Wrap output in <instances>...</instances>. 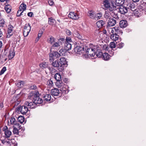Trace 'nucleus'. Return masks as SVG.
I'll return each instance as SVG.
<instances>
[{
  "label": "nucleus",
  "mask_w": 146,
  "mask_h": 146,
  "mask_svg": "<svg viewBox=\"0 0 146 146\" xmlns=\"http://www.w3.org/2000/svg\"><path fill=\"white\" fill-rule=\"evenodd\" d=\"M6 67L5 66L3 67L1 69V71L0 72V75L1 76L4 73V72L6 71Z\"/></svg>",
  "instance_id": "obj_51"
},
{
  "label": "nucleus",
  "mask_w": 146,
  "mask_h": 146,
  "mask_svg": "<svg viewBox=\"0 0 146 146\" xmlns=\"http://www.w3.org/2000/svg\"><path fill=\"white\" fill-rule=\"evenodd\" d=\"M65 42H68V43H72V41L70 37H67L66 38V41Z\"/></svg>",
  "instance_id": "obj_54"
},
{
  "label": "nucleus",
  "mask_w": 146,
  "mask_h": 146,
  "mask_svg": "<svg viewBox=\"0 0 146 146\" xmlns=\"http://www.w3.org/2000/svg\"><path fill=\"white\" fill-rule=\"evenodd\" d=\"M102 16V14L101 13H99L95 15L94 19L98 20L100 19Z\"/></svg>",
  "instance_id": "obj_40"
},
{
  "label": "nucleus",
  "mask_w": 146,
  "mask_h": 146,
  "mask_svg": "<svg viewBox=\"0 0 146 146\" xmlns=\"http://www.w3.org/2000/svg\"><path fill=\"white\" fill-rule=\"evenodd\" d=\"M41 35H40V34H38V38H37V40H38V39L40 38L41 37Z\"/></svg>",
  "instance_id": "obj_64"
},
{
  "label": "nucleus",
  "mask_w": 146,
  "mask_h": 146,
  "mask_svg": "<svg viewBox=\"0 0 146 146\" xmlns=\"http://www.w3.org/2000/svg\"><path fill=\"white\" fill-rule=\"evenodd\" d=\"M60 56V54L57 52H54L49 54V60L50 62L54 61L56 58H59Z\"/></svg>",
  "instance_id": "obj_4"
},
{
  "label": "nucleus",
  "mask_w": 146,
  "mask_h": 146,
  "mask_svg": "<svg viewBox=\"0 0 146 146\" xmlns=\"http://www.w3.org/2000/svg\"><path fill=\"white\" fill-rule=\"evenodd\" d=\"M25 84V82L23 81H20L16 84L17 86L19 88L22 87Z\"/></svg>",
  "instance_id": "obj_34"
},
{
  "label": "nucleus",
  "mask_w": 146,
  "mask_h": 146,
  "mask_svg": "<svg viewBox=\"0 0 146 146\" xmlns=\"http://www.w3.org/2000/svg\"><path fill=\"white\" fill-rule=\"evenodd\" d=\"M76 33L75 34V37H77L79 39H81L82 38L81 36L77 32H76Z\"/></svg>",
  "instance_id": "obj_55"
},
{
  "label": "nucleus",
  "mask_w": 146,
  "mask_h": 146,
  "mask_svg": "<svg viewBox=\"0 0 146 146\" xmlns=\"http://www.w3.org/2000/svg\"><path fill=\"white\" fill-rule=\"evenodd\" d=\"M3 107V103H1L0 104V110H1Z\"/></svg>",
  "instance_id": "obj_62"
},
{
  "label": "nucleus",
  "mask_w": 146,
  "mask_h": 146,
  "mask_svg": "<svg viewBox=\"0 0 146 146\" xmlns=\"http://www.w3.org/2000/svg\"><path fill=\"white\" fill-rule=\"evenodd\" d=\"M104 24L105 22L103 20L98 21L96 23L97 26L99 28L102 27Z\"/></svg>",
  "instance_id": "obj_24"
},
{
  "label": "nucleus",
  "mask_w": 146,
  "mask_h": 146,
  "mask_svg": "<svg viewBox=\"0 0 146 146\" xmlns=\"http://www.w3.org/2000/svg\"><path fill=\"white\" fill-rule=\"evenodd\" d=\"M110 46L111 48H115L116 46L115 43L114 42H112L110 43Z\"/></svg>",
  "instance_id": "obj_53"
},
{
  "label": "nucleus",
  "mask_w": 146,
  "mask_h": 146,
  "mask_svg": "<svg viewBox=\"0 0 146 146\" xmlns=\"http://www.w3.org/2000/svg\"><path fill=\"white\" fill-rule=\"evenodd\" d=\"M54 78L56 81L61 80V76L59 73H56L54 76Z\"/></svg>",
  "instance_id": "obj_35"
},
{
  "label": "nucleus",
  "mask_w": 146,
  "mask_h": 146,
  "mask_svg": "<svg viewBox=\"0 0 146 146\" xmlns=\"http://www.w3.org/2000/svg\"><path fill=\"white\" fill-rule=\"evenodd\" d=\"M113 17L115 19L118 18V17L117 15V14H116V15H113Z\"/></svg>",
  "instance_id": "obj_63"
},
{
  "label": "nucleus",
  "mask_w": 146,
  "mask_h": 146,
  "mask_svg": "<svg viewBox=\"0 0 146 146\" xmlns=\"http://www.w3.org/2000/svg\"><path fill=\"white\" fill-rule=\"evenodd\" d=\"M84 48L83 47L77 46L74 49L72 52L74 54L77 56L81 55L83 53Z\"/></svg>",
  "instance_id": "obj_2"
},
{
  "label": "nucleus",
  "mask_w": 146,
  "mask_h": 146,
  "mask_svg": "<svg viewBox=\"0 0 146 146\" xmlns=\"http://www.w3.org/2000/svg\"><path fill=\"white\" fill-rule=\"evenodd\" d=\"M36 86L34 84H32L29 86L30 89L35 90L36 89Z\"/></svg>",
  "instance_id": "obj_50"
},
{
  "label": "nucleus",
  "mask_w": 146,
  "mask_h": 146,
  "mask_svg": "<svg viewBox=\"0 0 146 146\" xmlns=\"http://www.w3.org/2000/svg\"><path fill=\"white\" fill-rule=\"evenodd\" d=\"M35 94H33V93H30L29 94L28 98L31 100L33 99V101L34 100V98L35 97Z\"/></svg>",
  "instance_id": "obj_44"
},
{
  "label": "nucleus",
  "mask_w": 146,
  "mask_h": 146,
  "mask_svg": "<svg viewBox=\"0 0 146 146\" xmlns=\"http://www.w3.org/2000/svg\"><path fill=\"white\" fill-rule=\"evenodd\" d=\"M65 49H64L63 48H61L59 52L58 53L59 54H60V56H61L65 52Z\"/></svg>",
  "instance_id": "obj_52"
},
{
  "label": "nucleus",
  "mask_w": 146,
  "mask_h": 146,
  "mask_svg": "<svg viewBox=\"0 0 146 146\" xmlns=\"http://www.w3.org/2000/svg\"><path fill=\"white\" fill-rule=\"evenodd\" d=\"M43 99L44 101L48 102L51 99V96L49 94H46L43 96Z\"/></svg>",
  "instance_id": "obj_21"
},
{
  "label": "nucleus",
  "mask_w": 146,
  "mask_h": 146,
  "mask_svg": "<svg viewBox=\"0 0 146 146\" xmlns=\"http://www.w3.org/2000/svg\"><path fill=\"white\" fill-rule=\"evenodd\" d=\"M40 67L43 69H44L47 68L48 66V64L46 62H42L39 64Z\"/></svg>",
  "instance_id": "obj_33"
},
{
  "label": "nucleus",
  "mask_w": 146,
  "mask_h": 146,
  "mask_svg": "<svg viewBox=\"0 0 146 146\" xmlns=\"http://www.w3.org/2000/svg\"><path fill=\"white\" fill-rule=\"evenodd\" d=\"M55 84L57 87L60 88V90L61 91H64L66 90V89L65 88L66 86L64 84L61 80L56 81Z\"/></svg>",
  "instance_id": "obj_7"
},
{
  "label": "nucleus",
  "mask_w": 146,
  "mask_h": 146,
  "mask_svg": "<svg viewBox=\"0 0 146 146\" xmlns=\"http://www.w3.org/2000/svg\"><path fill=\"white\" fill-rule=\"evenodd\" d=\"M111 39L115 41L119 38V35L115 33L111 34L110 36Z\"/></svg>",
  "instance_id": "obj_25"
},
{
  "label": "nucleus",
  "mask_w": 146,
  "mask_h": 146,
  "mask_svg": "<svg viewBox=\"0 0 146 146\" xmlns=\"http://www.w3.org/2000/svg\"><path fill=\"white\" fill-rule=\"evenodd\" d=\"M18 121L21 123H22L24 122L25 118L23 116H19L17 118Z\"/></svg>",
  "instance_id": "obj_41"
},
{
  "label": "nucleus",
  "mask_w": 146,
  "mask_h": 146,
  "mask_svg": "<svg viewBox=\"0 0 146 146\" xmlns=\"http://www.w3.org/2000/svg\"><path fill=\"white\" fill-rule=\"evenodd\" d=\"M124 45V43L123 42H121L118 44V47L119 48H121L123 47Z\"/></svg>",
  "instance_id": "obj_58"
},
{
  "label": "nucleus",
  "mask_w": 146,
  "mask_h": 146,
  "mask_svg": "<svg viewBox=\"0 0 146 146\" xmlns=\"http://www.w3.org/2000/svg\"><path fill=\"white\" fill-rule=\"evenodd\" d=\"M51 64L52 66L58 69V70L60 72L62 71L60 70L59 68H60V62L58 60H57L55 61H52L51 62Z\"/></svg>",
  "instance_id": "obj_10"
},
{
  "label": "nucleus",
  "mask_w": 146,
  "mask_h": 146,
  "mask_svg": "<svg viewBox=\"0 0 146 146\" xmlns=\"http://www.w3.org/2000/svg\"><path fill=\"white\" fill-rule=\"evenodd\" d=\"M23 35L24 37H27L28 35L29 32L23 30Z\"/></svg>",
  "instance_id": "obj_56"
},
{
  "label": "nucleus",
  "mask_w": 146,
  "mask_h": 146,
  "mask_svg": "<svg viewBox=\"0 0 146 146\" xmlns=\"http://www.w3.org/2000/svg\"><path fill=\"white\" fill-rule=\"evenodd\" d=\"M66 33L68 35H70L72 34V32L69 30L68 29L66 30Z\"/></svg>",
  "instance_id": "obj_57"
},
{
  "label": "nucleus",
  "mask_w": 146,
  "mask_h": 146,
  "mask_svg": "<svg viewBox=\"0 0 146 146\" xmlns=\"http://www.w3.org/2000/svg\"><path fill=\"white\" fill-rule=\"evenodd\" d=\"M127 7L128 9L131 10L134 9V6L133 4L129 3H128V4L127 5Z\"/></svg>",
  "instance_id": "obj_48"
},
{
  "label": "nucleus",
  "mask_w": 146,
  "mask_h": 146,
  "mask_svg": "<svg viewBox=\"0 0 146 146\" xmlns=\"http://www.w3.org/2000/svg\"><path fill=\"white\" fill-rule=\"evenodd\" d=\"M27 15L28 16L32 17L33 15V13L31 12H29L28 13Z\"/></svg>",
  "instance_id": "obj_60"
},
{
  "label": "nucleus",
  "mask_w": 146,
  "mask_h": 146,
  "mask_svg": "<svg viewBox=\"0 0 146 146\" xmlns=\"http://www.w3.org/2000/svg\"><path fill=\"white\" fill-rule=\"evenodd\" d=\"M15 55V53L12 51H10L9 52V57L10 59H12Z\"/></svg>",
  "instance_id": "obj_46"
},
{
  "label": "nucleus",
  "mask_w": 146,
  "mask_h": 146,
  "mask_svg": "<svg viewBox=\"0 0 146 146\" xmlns=\"http://www.w3.org/2000/svg\"><path fill=\"white\" fill-rule=\"evenodd\" d=\"M119 26L121 28H123L126 27L128 25L127 21L125 20H122L119 23Z\"/></svg>",
  "instance_id": "obj_19"
},
{
  "label": "nucleus",
  "mask_w": 146,
  "mask_h": 146,
  "mask_svg": "<svg viewBox=\"0 0 146 146\" xmlns=\"http://www.w3.org/2000/svg\"><path fill=\"white\" fill-rule=\"evenodd\" d=\"M60 67L59 68L60 70L61 71H63L64 70V67L65 65H67V62L66 60V59L65 57L61 58L59 60Z\"/></svg>",
  "instance_id": "obj_5"
},
{
  "label": "nucleus",
  "mask_w": 146,
  "mask_h": 146,
  "mask_svg": "<svg viewBox=\"0 0 146 146\" xmlns=\"http://www.w3.org/2000/svg\"><path fill=\"white\" fill-rule=\"evenodd\" d=\"M110 55L107 53H104L103 54L102 58L105 60H108L109 59Z\"/></svg>",
  "instance_id": "obj_36"
},
{
  "label": "nucleus",
  "mask_w": 146,
  "mask_h": 146,
  "mask_svg": "<svg viewBox=\"0 0 146 146\" xmlns=\"http://www.w3.org/2000/svg\"><path fill=\"white\" fill-rule=\"evenodd\" d=\"M3 130L4 131L5 137L9 138L11 135V132L8 129L7 126L3 128Z\"/></svg>",
  "instance_id": "obj_12"
},
{
  "label": "nucleus",
  "mask_w": 146,
  "mask_h": 146,
  "mask_svg": "<svg viewBox=\"0 0 146 146\" xmlns=\"http://www.w3.org/2000/svg\"><path fill=\"white\" fill-rule=\"evenodd\" d=\"M96 56L98 58L103 57V53L101 50L99 49V47H98L97 49H96Z\"/></svg>",
  "instance_id": "obj_17"
},
{
  "label": "nucleus",
  "mask_w": 146,
  "mask_h": 146,
  "mask_svg": "<svg viewBox=\"0 0 146 146\" xmlns=\"http://www.w3.org/2000/svg\"><path fill=\"white\" fill-rule=\"evenodd\" d=\"M115 30L116 34H121L123 33L122 31H121L120 28L119 27H115L113 28V29Z\"/></svg>",
  "instance_id": "obj_29"
},
{
  "label": "nucleus",
  "mask_w": 146,
  "mask_h": 146,
  "mask_svg": "<svg viewBox=\"0 0 146 146\" xmlns=\"http://www.w3.org/2000/svg\"><path fill=\"white\" fill-rule=\"evenodd\" d=\"M107 9H108L110 12H113V11L114 10H115L116 9V7L115 6L113 3V2L111 3V5L109 6V7L107 8Z\"/></svg>",
  "instance_id": "obj_28"
},
{
  "label": "nucleus",
  "mask_w": 146,
  "mask_h": 146,
  "mask_svg": "<svg viewBox=\"0 0 146 146\" xmlns=\"http://www.w3.org/2000/svg\"><path fill=\"white\" fill-rule=\"evenodd\" d=\"M24 106H23L19 107L18 108V111H19L21 113L23 114H25L29 110V109H32L30 108H29L28 106L25 104V103Z\"/></svg>",
  "instance_id": "obj_6"
},
{
  "label": "nucleus",
  "mask_w": 146,
  "mask_h": 146,
  "mask_svg": "<svg viewBox=\"0 0 146 146\" xmlns=\"http://www.w3.org/2000/svg\"><path fill=\"white\" fill-rule=\"evenodd\" d=\"M16 126H13L14 128L13 131L14 134L18 135L19 133L18 129H21V128H19V127H16Z\"/></svg>",
  "instance_id": "obj_38"
},
{
  "label": "nucleus",
  "mask_w": 146,
  "mask_h": 146,
  "mask_svg": "<svg viewBox=\"0 0 146 146\" xmlns=\"http://www.w3.org/2000/svg\"><path fill=\"white\" fill-rule=\"evenodd\" d=\"M23 11H22L21 10L19 9L17 12V17H19L21 15H23Z\"/></svg>",
  "instance_id": "obj_49"
},
{
  "label": "nucleus",
  "mask_w": 146,
  "mask_h": 146,
  "mask_svg": "<svg viewBox=\"0 0 146 146\" xmlns=\"http://www.w3.org/2000/svg\"><path fill=\"white\" fill-rule=\"evenodd\" d=\"M11 141V144H10V145L12 146H17V143L14 139H12Z\"/></svg>",
  "instance_id": "obj_43"
},
{
  "label": "nucleus",
  "mask_w": 146,
  "mask_h": 146,
  "mask_svg": "<svg viewBox=\"0 0 146 146\" xmlns=\"http://www.w3.org/2000/svg\"><path fill=\"white\" fill-rule=\"evenodd\" d=\"M116 23V20L113 18L109 19L108 23L107 26L109 27L113 26L115 25Z\"/></svg>",
  "instance_id": "obj_16"
},
{
  "label": "nucleus",
  "mask_w": 146,
  "mask_h": 146,
  "mask_svg": "<svg viewBox=\"0 0 146 146\" xmlns=\"http://www.w3.org/2000/svg\"><path fill=\"white\" fill-rule=\"evenodd\" d=\"M118 9L119 12L121 14H125L127 12V8L124 6H120Z\"/></svg>",
  "instance_id": "obj_15"
},
{
  "label": "nucleus",
  "mask_w": 146,
  "mask_h": 146,
  "mask_svg": "<svg viewBox=\"0 0 146 146\" xmlns=\"http://www.w3.org/2000/svg\"><path fill=\"white\" fill-rule=\"evenodd\" d=\"M5 21L3 19H1L0 20V24L3 25L5 23Z\"/></svg>",
  "instance_id": "obj_61"
},
{
  "label": "nucleus",
  "mask_w": 146,
  "mask_h": 146,
  "mask_svg": "<svg viewBox=\"0 0 146 146\" xmlns=\"http://www.w3.org/2000/svg\"><path fill=\"white\" fill-rule=\"evenodd\" d=\"M135 16L137 17H139L141 16L142 14V12L140 10H135L134 12Z\"/></svg>",
  "instance_id": "obj_20"
},
{
  "label": "nucleus",
  "mask_w": 146,
  "mask_h": 146,
  "mask_svg": "<svg viewBox=\"0 0 146 146\" xmlns=\"http://www.w3.org/2000/svg\"><path fill=\"white\" fill-rule=\"evenodd\" d=\"M48 4L50 6H52L54 3V2L52 1L49 0L48 1Z\"/></svg>",
  "instance_id": "obj_59"
},
{
  "label": "nucleus",
  "mask_w": 146,
  "mask_h": 146,
  "mask_svg": "<svg viewBox=\"0 0 146 146\" xmlns=\"http://www.w3.org/2000/svg\"><path fill=\"white\" fill-rule=\"evenodd\" d=\"M65 40L63 38H60L58 39V41L56 42H55L53 44L52 47V48H56L60 46L62 44V42Z\"/></svg>",
  "instance_id": "obj_9"
},
{
  "label": "nucleus",
  "mask_w": 146,
  "mask_h": 146,
  "mask_svg": "<svg viewBox=\"0 0 146 146\" xmlns=\"http://www.w3.org/2000/svg\"><path fill=\"white\" fill-rule=\"evenodd\" d=\"M103 4L104 7L106 8L109 7V6L111 5L109 2V0H104Z\"/></svg>",
  "instance_id": "obj_31"
},
{
  "label": "nucleus",
  "mask_w": 146,
  "mask_h": 146,
  "mask_svg": "<svg viewBox=\"0 0 146 146\" xmlns=\"http://www.w3.org/2000/svg\"><path fill=\"white\" fill-rule=\"evenodd\" d=\"M39 94L38 92L36 93V96L34 98L33 102H29L27 101L25 102V104L28 106L29 108H35L36 107L37 104H41L43 100L39 96Z\"/></svg>",
  "instance_id": "obj_1"
},
{
  "label": "nucleus",
  "mask_w": 146,
  "mask_h": 146,
  "mask_svg": "<svg viewBox=\"0 0 146 146\" xmlns=\"http://www.w3.org/2000/svg\"><path fill=\"white\" fill-rule=\"evenodd\" d=\"M72 48V44L71 43L68 42H65L64 44L65 50H70Z\"/></svg>",
  "instance_id": "obj_22"
},
{
  "label": "nucleus",
  "mask_w": 146,
  "mask_h": 146,
  "mask_svg": "<svg viewBox=\"0 0 146 146\" xmlns=\"http://www.w3.org/2000/svg\"><path fill=\"white\" fill-rule=\"evenodd\" d=\"M26 8V5L25 4L22 3L21 5L19 7V9L22 11H23L25 10Z\"/></svg>",
  "instance_id": "obj_32"
},
{
  "label": "nucleus",
  "mask_w": 146,
  "mask_h": 146,
  "mask_svg": "<svg viewBox=\"0 0 146 146\" xmlns=\"http://www.w3.org/2000/svg\"><path fill=\"white\" fill-rule=\"evenodd\" d=\"M55 39L54 38L51 36L49 38L48 42L51 44H52L55 42Z\"/></svg>",
  "instance_id": "obj_45"
},
{
  "label": "nucleus",
  "mask_w": 146,
  "mask_h": 146,
  "mask_svg": "<svg viewBox=\"0 0 146 146\" xmlns=\"http://www.w3.org/2000/svg\"><path fill=\"white\" fill-rule=\"evenodd\" d=\"M50 93L52 96H60V95H61V93H60L59 90L56 88L52 89L51 90Z\"/></svg>",
  "instance_id": "obj_13"
},
{
  "label": "nucleus",
  "mask_w": 146,
  "mask_h": 146,
  "mask_svg": "<svg viewBox=\"0 0 146 146\" xmlns=\"http://www.w3.org/2000/svg\"><path fill=\"white\" fill-rule=\"evenodd\" d=\"M8 138L5 137L4 139L1 140V143L5 145H10L11 141V140L9 139Z\"/></svg>",
  "instance_id": "obj_18"
},
{
  "label": "nucleus",
  "mask_w": 146,
  "mask_h": 146,
  "mask_svg": "<svg viewBox=\"0 0 146 146\" xmlns=\"http://www.w3.org/2000/svg\"><path fill=\"white\" fill-rule=\"evenodd\" d=\"M56 21L54 19L52 18H49L48 23L49 25H53L55 23Z\"/></svg>",
  "instance_id": "obj_42"
},
{
  "label": "nucleus",
  "mask_w": 146,
  "mask_h": 146,
  "mask_svg": "<svg viewBox=\"0 0 146 146\" xmlns=\"http://www.w3.org/2000/svg\"><path fill=\"white\" fill-rule=\"evenodd\" d=\"M69 17L74 20H78L79 18V16L77 14L74 12H70L68 15Z\"/></svg>",
  "instance_id": "obj_14"
},
{
  "label": "nucleus",
  "mask_w": 146,
  "mask_h": 146,
  "mask_svg": "<svg viewBox=\"0 0 146 146\" xmlns=\"http://www.w3.org/2000/svg\"><path fill=\"white\" fill-rule=\"evenodd\" d=\"M31 29V27L30 26L29 24H26L25 25L23 30L30 32Z\"/></svg>",
  "instance_id": "obj_26"
},
{
  "label": "nucleus",
  "mask_w": 146,
  "mask_h": 146,
  "mask_svg": "<svg viewBox=\"0 0 146 146\" xmlns=\"http://www.w3.org/2000/svg\"><path fill=\"white\" fill-rule=\"evenodd\" d=\"M111 13L109 12L106 11L105 12V14L104 15V17L106 19H110L111 17Z\"/></svg>",
  "instance_id": "obj_39"
},
{
  "label": "nucleus",
  "mask_w": 146,
  "mask_h": 146,
  "mask_svg": "<svg viewBox=\"0 0 146 146\" xmlns=\"http://www.w3.org/2000/svg\"><path fill=\"white\" fill-rule=\"evenodd\" d=\"M107 9H108L110 12H113V11L114 10H115L116 9V7L115 6L113 3V2L111 3V5L109 6V7L107 8Z\"/></svg>",
  "instance_id": "obj_27"
},
{
  "label": "nucleus",
  "mask_w": 146,
  "mask_h": 146,
  "mask_svg": "<svg viewBox=\"0 0 146 146\" xmlns=\"http://www.w3.org/2000/svg\"><path fill=\"white\" fill-rule=\"evenodd\" d=\"M98 48L97 46H94L93 47L88 48L86 51V54L89 57H94L96 54V49Z\"/></svg>",
  "instance_id": "obj_3"
},
{
  "label": "nucleus",
  "mask_w": 146,
  "mask_h": 146,
  "mask_svg": "<svg viewBox=\"0 0 146 146\" xmlns=\"http://www.w3.org/2000/svg\"><path fill=\"white\" fill-rule=\"evenodd\" d=\"M5 9L6 12L7 13H9L11 11V7L9 5H5Z\"/></svg>",
  "instance_id": "obj_30"
},
{
  "label": "nucleus",
  "mask_w": 146,
  "mask_h": 146,
  "mask_svg": "<svg viewBox=\"0 0 146 146\" xmlns=\"http://www.w3.org/2000/svg\"><path fill=\"white\" fill-rule=\"evenodd\" d=\"M95 15L94 12L90 11L88 15L91 19H94Z\"/></svg>",
  "instance_id": "obj_47"
},
{
  "label": "nucleus",
  "mask_w": 146,
  "mask_h": 146,
  "mask_svg": "<svg viewBox=\"0 0 146 146\" xmlns=\"http://www.w3.org/2000/svg\"><path fill=\"white\" fill-rule=\"evenodd\" d=\"M46 84L47 85V87L50 88L52 87L53 85V82L52 81L50 80H48L47 81Z\"/></svg>",
  "instance_id": "obj_37"
},
{
  "label": "nucleus",
  "mask_w": 146,
  "mask_h": 146,
  "mask_svg": "<svg viewBox=\"0 0 146 146\" xmlns=\"http://www.w3.org/2000/svg\"><path fill=\"white\" fill-rule=\"evenodd\" d=\"M10 124L11 125H13V126H16L19 127V129L21 128V126L19 125V123H17V121L15 118L14 117H11L10 119Z\"/></svg>",
  "instance_id": "obj_11"
},
{
  "label": "nucleus",
  "mask_w": 146,
  "mask_h": 146,
  "mask_svg": "<svg viewBox=\"0 0 146 146\" xmlns=\"http://www.w3.org/2000/svg\"><path fill=\"white\" fill-rule=\"evenodd\" d=\"M13 28L14 27L11 25L8 26L7 32L6 35L7 38H9L13 35Z\"/></svg>",
  "instance_id": "obj_8"
},
{
  "label": "nucleus",
  "mask_w": 146,
  "mask_h": 146,
  "mask_svg": "<svg viewBox=\"0 0 146 146\" xmlns=\"http://www.w3.org/2000/svg\"><path fill=\"white\" fill-rule=\"evenodd\" d=\"M124 2V0H115V4L117 6H122Z\"/></svg>",
  "instance_id": "obj_23"
}]
</instances>
